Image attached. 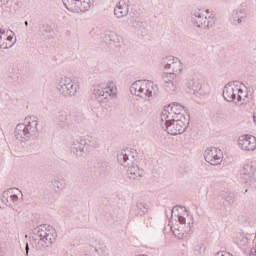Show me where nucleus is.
<instances>
[{"label":"nucleus","mask_w":256,"mask_h":256,"mask_svg":"<svg viewBox=\"0 0 256 256\" xmlns=\"http://www.w3.org/2000/svg\"><path fill=\"white\" fill-rule=\"evenodd\" d=\"M14 136L19 143L34 141V139L39 137V120L26 117L23 123L16 126Z\"/></svg>","instance_id":"nucleus-1"},{"label":"nucleus","mask_w":256,"mask_h":256,"mask_svg":"<svg viewBox=\"0 0 256 256\" xmlns=\"http://www.w3.org/2000/svg\"><path fill=\"white\" fill-rule=\"evenodd\" d=\"M100 167H102V169H110L111 166L109 165V162L103 161L100 163Z\"/></svg>","instance_id":"nucleus-34"},{"label":"nucleus","mask_w":256,"mask_h":256,"mask_svg":"<svg viewBox=\"0 0 256 256\" xmlns=\"http://www.w3.org/2000/svg\"><path fill=\"white\" fill-rule=\"evenodd\" d=\"M135 155H137V152L129 149L121 150L117 154V161L119 165L127 168L128 177L133 180L143 177V169L139 168V166L135 164Z\"/></svg>","instance_id":"nucleus-3"},{"label":"nucleus","mask_w":256,"mask_h":256,"mask_svg":"<svg viewBox=\"0 0 256 256\" xmlns=\"http://www.w3.org/2000/svg\"><path fill=\"white\" fill-rule=\"evenodd\" d=\"M160 119H161L160 120V125H161V123H169L171 121H176L179 118L176 116L175 111H173V108L169 104L162 111Z\"/></svg>","instance_id":"nucleus-18"},{"label":"nucleus","mask_w":256,"mask_h":256,"mask_svg":"<svg viewBox=\"0 0 256 256\" xmlns=\"http://www.w3.org/2000/svg\"><path fill=\"white\" fill-rule=\"evenodd\" d=\"M25 251H26V256H29V244H26Z\"/></svg>","instance_id":"nucleus-37"},{"label":"nucleus","mask_w":256,"mask_h":256,"mask_svg":"<svg viewBox=\"0 0 256 256\" xmlns=\"http://www.w3.org/2000/svg\"><path fill=\"white\" fill-rule=\"evenodd\" d=\"M15 45V40L13 36L9 35V31L0 28V49H9Z\"/></svg>","instance_id":"nucleus-17"},{"label":"nucleus","mask_w":256,"mask_h":256,"mask_svg":"<svg viewBox=\"0 0 256 256\" xmlns=\"http://www.w3.org/2000/svg\"><path fill=\"white\" fill-rule=\"evenodd\" d=\"M52 184L54 189H57V191H63L65 189V185H67V181L65 178H57L53 180Z\"/></svg>","instance_id":"nucleus-29"},{"label":"nucleus","mask_w":256,"mask_h":256,"mask_svg":"<svg viewBox=\"0 0 256 256\" xmlns=\"http://www.w3.org/2000/svg\"><path fill=\"white\" fill-rule=\"evenodd\" d=\"M168 71H172L169 73H163V75H174V77H177L178 75H181L183 72V63H181V60L179 58L175 60L174 64L168 68Z\"/></svg>","instance_id":"nucleus-24"},{"label":"nucleus","mask_w":256,"mask_h":256,"mask_svg":"<svg viewBox=\"0 0 256 256\" xmlns=\"http://www.w3.org/2000/svg\"><path fill=\"white\" fill-rule=\"evenodd\" d=\"M246 17L247 13L244 9H234L230 14V21L233 25H241Z\"/></svg>","instance_id":"nucleus-20"},{"label":"nucleus","mask_w":256,"mask_h":256,"mask_svg":"<svg viewBox=\"0 0 256 256\" xmlns=\"http://www.w3.org/2000/svg\"><path fill=\"white\" fill-rule=\"evenodd\" d=\"M56 121H73V114L71 112L60 111L56 115Z\"/></svg>","instance_id":"nucleus-28"},{"label":"nucleus","mask_w":256,"mask_h":256,"mask_svg":"<svg viewBox=\"0 0 256 256\" xmlns=\"http://www.w3.org/2000/svg\"><path fill=\"white\" fill-rule=\"evenodd\" d=\"M241 93H243V90L238 88L233 82L226 84L223 89V97L225 101H228V103H233L235 100L237 101L235 103H241V101H244L245 99H243Z\"/></svg>","instance_id":"nucleus-12"},{"label":"nucleus","mask_w":256,"mask_h":256,"mask_svg":"<svg viewBox=\"0 0 256 256\" xmlns=\"http://www.w3.org/2000/svg\"><path fill=\"white\" fill-rule=\"evenodd\" d=\"M109 251L106 245L99 244V246L96 248V253H99L100 255H105Z\"/></svg>","instance_id":"nucleus-31"},{"label":"nucleus","mask_w":256,"mask_h":256,"mask_svg":"<svg viewBox=\"0 0 256 256\" xmlns=\"http://www.w3.org/2000/svg\"><path fill=\"white\" fill-rule=\"evenodd\" d=\"M172 111L176 114L178 119H186L185 118V107L177 102L170 104Z\"/></svg>","instance_id":"nucleus-25"},{"label":"nucleus","mask_w":256,"mask_h":256,"mask_svg":"<svg viewBox=\"0 0 256 256\" xmlns=\"http://www.w3.org/2000/svg\"><path fill=\"white\" fill-rule=\"evenodd\" d=\"M186 89L189 91H192L194 95H197L201 89H203V84L201 83V80L199 78H190L186 82Z\"/></svg>","instance_id":"nucleus-21"},{"label":"nucleus","mask_w":256,"mask_h":256,"mask_svg":"<svg viewBox=\"0 0 256 256\" xmlns=\"http://www.w3.org/2000/svg\"><path fill=\"white\" fill-rule=\"evenodd\" d=\"M161 79L162 87L166 93L170 95L177 93V77H175V74H162Z\"/></svg>","instance_id":"nucleus-14"},{"label":"nucleus","mask_w":256,"mask_h":256,"mask_svg":"<svg viewBox=\"0 0 256 256\" xmlns=\"http://www.w3.org/2000/svg\"><path fill=\"white\" fill-rule=\"evenodd\" d=\"M178 223L177 228L173 229V227H171L172 233L177 239H186L187 235L191 233V229H193V221L187 222V218L178 214Z\"/></svg>","instance_id":"nucleus-11"},{"label":"nucleus","mask_w":256,"mask_h":256,"mask_svg":"<svg viewBox=\"0 0 256 256\" xmlns=\"http://www.w3.org/2000/svg\"><path fill=\"white\" fill-rule=\"evenodd\" d=\"M24 23H25L26 27H27V25H29V22H28V21H25Z\"/></svg>","instance_id":"nucleus-38"},{"label":"nucleus","mask_w":256,"mask_h":256,"mask_svg":"<svg viewBox=\"0 0 256 256\" xmlns=\"http://www.w3.org/2000/svg\"><path fill=\"white\" fill-rule=\"evenodd\" d=\"M204 158L210 165H219L223 161V152L219 148L210 147L205 150Z\"/></svg>","instance_id":"nucleus-13"},{"label":"nucleus","mask_w":256,"mask_h":256,"mask_svg":"<svg viewBox=\"0 0 256 256\" xmlns=\"http://www.w3.org/2000/svg\"><path fill=\"white\" fill-rule=\"evenodd\" d=\"M129 13V0H120L114 8V15L118 18L126 17Z\"/></svg>","instance_id":"nucleus-19"},{"label":"nucleus","mask_w":256,"mask_h":256,"mask_svg":"<svg viewBox=\"0 0 256 256\" xmlns=\"http://www.w3.org/2000/svg\"><path fill=\"white\" fill-rule=\"evenodd\" d=\"M63 5L73 13H85L89 11L95 0H62Z\"/></svg>","instance_id":"nucleus-10"},{"label":"nucleus","mask_w":256,"mask_h":256,"mask_svg":"<svg viewBox=\"0 0 256 256\" xmlns=\"http://www.w3.org/2000/svg\"><path fill=\"white\" fill-rule=\"evenodd\" d=\"M130 93L136 97H141V99H150L159 93V87L153 81L138 80L132 83Z\"/></svg>","instance_id":"nucleus-4"},{"label":"nucleus","mask_w":256,"mask_h":256,"mask_svg":"<svg viewBox=\"0 0 256 256\" xmlns=\"http://www.w3.org/2000/svg\"><path fill=\"white\" fill-rule=\"evenodd\" d=\"M102 39L104 43H107V45H113L114 47H121V43H123V38L114 31H106Z\"/></svg>","instance_id":"nucleus-16"},{"label":"nucleus","mask_w":256,"mask_h":256,"mask_svg":"<svg viewBox=\"0 0 256 256\" xmlns=\"http://www.w3.org/2000/svg\"><path fill=\"white\" fill-rule=\"evenodd\" d=\"M147 211H149V208L144 202H137L136 205L130 209L131 215H135V217H143Z\"/></svg>","instance_id":"nucleus-23"},{"label":"nucleus","mask_w":256,"mask_h":256,"mask_svg":"<svg viewBox=\"0 0 256 256\" xmlns=\"http://www.w3.org/2000/svg\"><path fill=\"white\" fill-rule=\"evenodd\" d=\"M130 25L134 29H146L147 28V21L139 17H130Z\"/></svg>","instance_id":"nucleus-26"},{"label":"nucleus","mask_w":256,"mask_h":256,"mask_svg":"<svg viewBox=\"0 0 256 256\" xmlns=\"http://www.w3.org/2000/svg\"><path fill=\"white\" fill-rule=\"evenodd\" d=\"M238 145L242 151H255L256 149V138L253 135L245 134L238 138Z\"/></svg>","instance_id":"nucleus-15"},{"label":"nucleus","mask_w":256,"mask_h":256,"mask_svg":"<svg viewBox=\"0 0 256 256\" xmlns=\"http://www.w3.org/2000/svg\"><path fill=\"white\" fill-rule=\"evenodd\" d=\"M93 95L98 103H107L109 97L117 95V87L113 82H109L106 85H96L93 89Z\"/></svg>","instance_id":"nucleus-7"},{"label":"nucleus","mask_w":256,"mask_h":256,"mask_svg":"<svg viewBox=\"0 0 256 256\" xmlns=\"http://www.w3.org/2000/svg\"><path fill=\"white\" fill-rule=\"evenodd\" d=\"M225 201L228 203V205H233V203H235V197L233 195H227L225 197Z\"/></svg>","instance_id":"nucleus-33"},{"label":"nucleus","mask_w":256,"mask_h":256,"mask_svg":"<svg viewBox=\"0 0 256 256\" xmlns=\"http://www.w3.org/2000/svg\"><path fill=\"white\" fill-rule=\"evenodd\" d=\"M191 19L199 29H211L215 25V17L209 15V10H194Z\"/></svg>","instance_id":"nucleus-6"},{"label":"nucleus","mask_w":256,"mask_h":256,"mask_svg":"<svg viewBox=\"0 0 256 256\" xmlns=\"http://www.w3.org/2000/svg\"><path fill=\"white\" fill-rule=\"evenodd\" d=\"M40 33L43 37L47 39V37H49V34L51 33V26H49V24H43L40 29Z\"/></svg>","instance_id":"nucleus-30"},{"label":"nucleus","mask_w":256,"mask_h":256,"mask_svg":"<svg viewBox=\"0 0 256 256\" xmlns=\"http://www.w3.org/2000/svg\"><path fill=\"white\" fill-rule=\"evenodd\" d=\"M1 201L2 203H5V205H11L13 202L11 201V197H6L5 196V191L2 193V197H1Z\"/></svg>","instance_id":"nucleus-32"},{"label":"nucleus","mask_w":256,"mask_h":256,"mask_svg":"<svg viewBox=\"0 0 256 256\" xmlns=\"http://www.w3.org/2000/svg\"><path fill=\"white\" fill-rule=\"evenodd\" d=\"M250 256H256V249L255 248L251 249Z\"/></svg>","instance_id":"nucleus-36"},{"label":"nucleus","mask_w":256,"mask_h":256,"mask_svg":"<svg viewBox=\"0 0 256 256\" xmlns=\"http://www.w3.org/2000/svg\"><path fill=\"white\" fill-rule=\"evenodd\" d=\"M160 125L169 135H181V133H185V130L189 127V120H187V118H181L166 123L163 122Z\"/></svg>","instance_id":"nucleus-9"},{"label":"nucleus","mask_w":256,"mask_h":256,"mask_svg":"<svg viewBox=\"0 0 256 256\" xmlns=\"http://www.w3.org/2000/svg\"><path fill=\"white\" fill-rule=\"evenodd\" d=\"M4 197H10V201H12L14 205H17L20 200L19 197L23 199V193L18 188H10L5 191Z\"/></svg>","instance_id":"nucleus-22"},{"label":"nucleus","mask_w":256,"mask_h":256,"mask_svg":"<svg viewBox=\"0 0 256 256\" xmlns=\"http://www.w3.org/2000/svg\"><path fill=\"white\" fill-rule=\"evenodd\" d=\"M57 239V232L54 228H45L40 226L34 230L33 236L30 240V245L36 251H43L51 247Z\"/></svg>","instance_id":"nucleus-2"},{"label":"nucleus","mask_w":256,"mask_h":256,"mask_svg":"<svg viewBox=\"0 0 256 256\" xmlns=\"http://www.w3.org/2000/svg\"><path fill=\"white\" fill-rule=\"evenodd\" d=\"M9 1H11V0H0V7L8 5Z\"/></svg>","instance_id":"nucleus-35"},{"label":"nucleus","mask_w":256,"mask_h":256,"mask_svg":"<svg viewBox=\"0 0 256 256\" xmlns=\"http://www.w3.org/2000/svg\"><path fill=\"white\" fill-rule=\"evenodd\" d=\"M91 147H95V138L86 136L74 141L71 145V151L76 157H83L91 151Z\"/></svg>","instance_id":"nucleus-8"},{"label":"nucleus","mask_w":256,"mask_h":256,"mask_svg":"<svg viewBox=\"0 0 256 256\" xmlns=\"http://www.w3.org/2000/svg\"><path fill=\"white\" fill-rule=\"evenodd\" d=\"M178 59L179 58H176L174 56H167L162 59L161 65L163 69H165L166 71H169V69H171V66L174 64L175 60H178Z\"/></svg>","instance_id":"nucleus-27"},{"label":"nucleus","mask_w":256,"mask_h":256,"mask_svg":"<svg viewBox=\"0 0 256 256\" xmlns=\"http://www.w3.org/2000/svg\"><path fill=\"white\" fill-rule=\"evenodd\" d=\"M56 89L62 97H75L79 91V82L69 77H61L56 82Z\"/></svg>","instance_id":"nucleus-5"}]
</instances>
